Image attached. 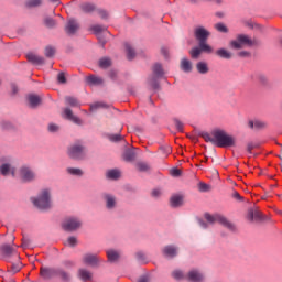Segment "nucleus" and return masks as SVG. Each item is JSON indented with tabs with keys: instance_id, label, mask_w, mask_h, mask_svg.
<instances>
[{
	"instance_id": "nucleus-1",
	"label": "nucleus",
	"mask_w": 282,
	"mask_h": 282,
	"mask_svg": "<svg viewBox=\"0 0 282 282\" xmlns=\"http://www.w3.org/2000/svg\"><path fill=\"white\" fill-rule=\"evenodd\" d=\"M205 142H212L219 149H228V147H235V138L226 133L224 130H214L212 133L205 132L202 134Z\"/></svg>"
},
{
	"instance_id": "nucleus-2",
	"label": "nucleus",
	"mask_w": 282,
	"mask_h": 282,
	"mask_svg": "<svg viewBox=\"0 0 282 282\" xmlns=\"http://www.w3.org/2000/svg\"><path fill=\"white\" fill-rule=\"evenodd\" d=\"M195 39L198 41V45L203 52L206 54H213V47L206 43L208 41V36H210V32H208L203 26H198L194 31Z\"/></svg>"
},
{
	"instance_id": "nucleus-3",
	"label": "nucleus",
	"mask_w": 282,
	"mask_h": 282,
	"mask_svg": "<svg viewBox=\"0 0 282 282\" xmlns=\"http://www.w3.org/2000/svg\"><path fill=\"white\" fill-rule=\"evenodd\" d=\"M205 219L208 221V224H220L225 228H228V230L235 231V225L228 220L227 217H224L223 215L215 214H205Z\"/></svg>"
},
{
	"instance_id": "nucleus-4",
	"label": "nucleus",
	"mask_w": 282,
	"mask_h": 282,
	"mask_svg": "<svg viewBox=\"0 0 282 282\" xmlns=\"http://www.w3.org/2000/svg\"><path fill=\"white\" fill-rule=\"evenodd\" d=\"M32 202L36 208H40V210H47V208L52 207V203L50 202V191H42L37 198H32Z\"/></svg>"
},
{
	"instance_id": "nucleus-5",
	"label": "nucleus",
	"mask_w": 282,
	"mask_h": 282,
	"mask_svg": "<svg viewBox=\"0 0 282 282\" xmlns=\"http://www.w3.org/2000/svg\"><path fill=\"white\" fill-rule=\"evenodd\" d=\"M243 45L252 47V45H254V42L250 37H248V35L243 34L238 35L237 40L230 42V47H232V50H241Z\"/></svg>"
},
{
	"instance_id": "nucleus-6",
	"label": "nucleus",
	"mask_w": 282,
	"mask_h": 282,
	"mask_svg": "<svg viewBox=\"0 0 282 282\" xmlns=\"http://www.w3.org/2000/svg\"><path fill=\"white\" fill-rule=\"evenodd\" d=\"M80 226H82V223L76 217H68L62 223V228L66 232H74V230H78Z\"/></svg>"
},
{
	"instance_id": "nucleus-7",
	"label": "nucleus",
	"mask_w": 282,
	"mask_h": 282,
	"mask_svg": "<svg viewBox=\"0 0 282 282\" xmlns=\"http://www.w3.org/2000/svg\"><path fill=\"white\" fill-rule=\"evenodd\" d=\"M68 155L73 160H83L85 156V148L77 143L68 149Z\"/></svg>"
},
{
	"instance_id": "nucleus-8",
	"label": "nucleus",
	"mask_w": 282,
	"mask_h": 282,
	"mask_svg": "<svg viewBox=\"0 0 282 282\" xmlns=\"http://www.w3.org/2000/svg\"><path fill=\"white\" fill-rule=\"evenodd\" d=\"M90 31L94 32L95 35H97V39H98L99 43L101 44V47H105L107 41L102 36V32H107V28H105L104 25H100V24H95V25L90 26Z\"/></svg>"
},
{
	"instance_id": "nucleus-9",
	"label": "nucleus",
	"mask_w": 282,
	"mask_h": 282,
	"mask_svg": "<svg viewBox=\"0 0 282 282\" xmlns=\"http://www.w3.org/2000/svg\"><path fill=\"white\" fill-rule=\"evenodd\" d=\"M0 252L3 259H10V257H19V253H17V250L12 248L10 245H2L0 247Z\"/></svg>"
},
{
	"instance_id": "nucleus-10",
	"label": "nucleus",
	"mask_w": 282,
	"mask_h": 282,
	"mask_svg": "<svg viewBox=\"0 0 282 282\" xmlns=\"http://www.w3.org/2000/svg\"><path fill=\"white\" fill-rule=\"evenodd\" d=\"M80 28V25L78 24V22L74 19H69L67 21V24L65 26V32L66 34H76V32H78V29Z\"/></svg>"
},
{
	"instance_id": "nucleus-11",
	"label": "nucleus",
	"mask_w": 282,
	"mask_h": 282,
	"mask_svg": "<svg viewBox=\"0 0 282 282\" xmlns=\"http://www.w3.org/2000/svg\"><path fill=\"white\" fill-rule=\"evenodd\" d=\"M40 275L42 276V279H52L53 276L58 275V270L41 267Z\"/></svg>"
},
{
	"instance_id": "nucleus-12",
	"label": "nucleus",
	"mask_w": 282,
	"mask_h": 282,
	"mask_svg": "<svg viewBox=\"0 0 282 282\" xmlns=\"http://www.w3.org/2000/svg\"><path fill=\"white\" fill-rule=\"evenodd\" d=\"M63 117L66 118V120H70V122H74L75 124H83V120L74 116V112L69 108L64 109Z\"/></svg>"
},
{
	"instance_id": "nucleus-13",
	"label": "nucleus",
	"mask_w": 282,
	"mask_h": 282,
	"mask_svg": "<svg viewBox=\"0 0 282 282\" xmlns=\"http://www.w3.org/2000/svg\"><path fill=\"white\" fill-rule=\"evenodd\" d=\"M20 175L24 182H32V180L35 177L34 172H32V170H30L28 166L21 167Z\"/></svg>"
},
{
	"instance_id": "nucleus-14",
	"label": "nucleus",
	"mask_w": 282,
	"mask_h": 282,
	"mask_svg": "<svg viewBox=\"0 0 282 282\" xmlns=\"http://www.w3.org/2000/svg\"><path fill=\"white\" fill-rule=\"evenodd\" d=\"M187 281L191 282H203L204 281V274L197 270H192L188 272L186 276Z\"/></svg>"
},
{
	"instance_id": "nucleus-15",
	"label": "nucleus",
	"mask_w": 282,
	"mask_h": 282,
	"mask_svg": "<svg viewBox=\"0 0 282 282\" xmlns=\"http://www.w3.org/2000/svg\"><path fill=\"white\" fill-rule=\"evenodd\" d=\"M247 219H249V221H261V219H263V214L259 212V209H249Z\"/></svg>"
},
{
	"instance_id": "nucleus-16",
	"label": "nucleus",
	"mask_w": 282,
	"mask_h": 282,
	"mask_svg": "<svg viewBox=\"0 0 282 282\" xmlns=\"http://www.w3.org/2000/svg\"><path fill=\"white\" fill-rule=\"evenodd\" d=\"M26 61H29V63H32L33 65H43V63H45V59L34 53H29L26 55Z\"/></svg>"
},
{
	"instance_id": "nucleus-17",
	"label": "nucleus",
	"mask_w": 282,
	"mask_h": 282,
	"mask_svg": "<svg viewBox=\"0 0 282 282\" xmlns=\"http://www.w3.org/2000/svg\"><path fill=\"white\" fill-rule=\"evenodd\" d=\"M98 261L99 259L96 254L88 253L84 256V263H86V265H98Z\"/></svg>"
},
{
	"instance_id": "nucleus-18",
	"label": "nucleus",
	"mask_w": 282,
	"mask_h": 282,
	"mask_svg": "<svg viewBox=\"0 0 282 282\" xmlns=\"http://www.w3.org/2000/svg\"><path fill=\"white\" fill-rule=\"evenodd\" d=\"M183 202L184 197L182 195H173L170 199L172 208H178V206H182Z\"/></svg>"
},
{
	"instance_id": "nucleus-19",
	"label": "nucleus",
	"mask_w": 282,
	"mask_h": 282,
	"mask_svg": "<svg viewBox=\"0 0 282 282\" xmlns=\"http://www.w3.org/2000/svg\"><path fill=\"white\" fill-rule=\"evenodd\" d=\"M163 254L165 257H169L170 259H173V257H177V248H175L173 246H166L163 249Z\"/></svg>"
},
{
	"instance_id": "nucleus-20",
	"label": "nucleus",
	"mask_w": 282,
	"mask_h": 282,
	"mask_svg": "<svg viewBox=\"0 0 282 282\" xmlns=\"http://www.w3.org/2000/svg\"><path fill=\"white\" fill-rule=\"evenodd\" d=\"M248 124L250 129H265V127L268 126V123L259 119L250 120Z\"/></svg>"
},
{
	"instance_id": "nucleus-21",
	"label": "nucleus",
	"mask_w": 282,
	"mask_h": 282,
	"mask_svg": "<svg viewBox=\"0 0 282 282\" xmlns=\"http://www.w3.org/2000/svg\"><path fill=\"white\" fill-rule=\"evenodd\" d=\"M1 175H9L11 173L12 177H14L15 170L14 167H10V164L6 163L0 166Z\"/></svg>"
},
{
	"instance_id": "nucleus-22",
	"label": "nucleus",
	"mask_w": 282,
	"mask_h": 282,
	"mask_svg": "<svg viewBox=\"0 0 282 282\" xmlns=\"http://www.w3.org/2000/svg\"><path fill=\"white\" fill-rule=\"evenodd\" d=\"M28 100H29L30 107L34 108V107H39V105H41V97H39L36 95H29Z\"/></svg>"
},
{
	"instance_id": "nucleus-23",
	"label": "nucleus",
	"mask_w": 282,
	"mask_h": 282,
	"mask_svg": "<svg viewBox=\"0 0 282 282\" xmlns=\"http://www.w3.org/2000/svg\"><path fill=\"white\" fill-rule=\"evenodd\" d=\"M217 56H219L220 58H226L227 61L232 58V53L228 52V50L226 48H219L216 51Z\"/></svg>"
},
{
	"instance_id": "nucleus-24",
	"label": "nucleus",
	"mask_w": 282,
	"mask_h": 282,
	"mask_svg": "<svg viewBox=\"0 0 282 282\" xmlns=\"http://www.w3.org/2000/svg\"><path fill=\"white\" fill-rule=\"evenodd\" d=\"M181 69L186 73L192 72L193 64H191V61H188L187 58H183L181 62Z\"/></svg>"
},
{
	"instance_id": "nucleus-25",
	"label": "nucleus",
	"mask_w": 282,
	"mask_h": 282,
	"mask_svg": "<svg viewBox=\"0 0 282 282\" xmlns=\"http://www.w3.org/2000/svg\"><path fill=\"white\" fill-rule=\"evenodd\" d=\"M86 80L89 85H102V78L95 75H89Z\"/></svg>"
},
{
	"instance_id": "nucleus-26",
	"label": "nucleus",
	"mask_w": 282,
	"mask_h": 282,
	"mask_svg": "<svg viewBox=\"0 0 282 282\" xmlns=\"http://www.w3.org/2000/svg\"><path fill=\"white\" fill-rule=\"evenodd\" d=\"M153 74L155 78H162V76H164V68H162V64H155L153 66Z\"/></svg>"
},
{
	"instance_id": "nucleus-27",
	"label": "nucleus",
	"mask_w": 282,
	"mask_h": 282,
	"mask_svg": "<svg viewBox=\"0 0 282 282\" xmlns=\"http://www.w3.org/2000/svg\"><path fill=\"white\" fill-rule=\"evenodd\" d=\"M126 52L128 61H133L135 58V51L131 47V44L126 43Z\"/></svg>"
},
{
	"instance_id": "nucleus-28",
	"label": "nucleus",
	"mask_w": 282,
	"mask_h": 282,
	"mask_svg": "<svg viewBox=\"0 0 282 282\" xmlns=\"http://www.w3.org/2000/svg\"><path fill=\"white\" fill-rule=\"evenodd\" d=\"M107 257H108V261H118V259H120V253H118V251L116 250H108L107 251Z\"/></svg>"
},
{
	"instance_id": "nucleus-29",
	"label": "nucleus",
	"mask_w": 282,
	"mask_h": 282,
	"mask_svg": "<svg viewBox=\"0 0 282 282\" xmlns=\"http://www.w3.org/2000/svg\"><path fill=\"white\" fill-rule=\"evenodd\" d=\"M79 276L82 281H91V272L85 269L79 270Z\"/></svg>"
},
{
	"instance_id": "nucleus-30",
	"label": "nucleus",
	"mask_w": 282,
	"mask_h": 282,
	"mask_svg": "<svg viewBox=\"0 0 282 282\" xmlns=\"http://www.w3.org/2000/svg\"><path fill=\"white\" fill-rule=\"evenodd\" d=\"M99 67L101 69H107V67H111V59L109 57H102L99 59Z\"/></svg>"
},
{
	"instance_id": "nucleus-31",
	"label": "nucleus",
	"mask_w": 282,
	"mask_h": 282,
	"mask_svg": "<svg viewBox=\"0 0 282 282\" xmlns=\"http://www.w3.org/2000/svg\"><path fill=\"white\" fill-rule=\"evenodd\" d=\"M197 72L199 74H208V64L204 63V62H199L196 65Z\"/></svg>"
},
{
	"instance_id": "nucleus-32",
	"label": "nucleus",
	"mask_w": 282,
	"mask_h": 282,
	"mask_svg": "<svg viewBox=\"0 0 282 282\" xmlns=\"http://www.w3.org/2000/svg\"><path fill=\"white\" fill-rule=\"evenodd\" d=\"M252 80H254V83H259L260 85H265L268 79L262 74H254L252 75Z\"/></svg>"
},
{
	"instance_id": "nucleus-33",
	"label": "nucleus",
	"mask_w": 282,
	"mask_h": 282,
	"mask_svg": "<svg viewBox=\"0 0 282 282\" xmlns=\"http://www.w3.org/2000/svg\"><path fill=\"white\" fill-rule=\"evenodd\" d=\"M66 105H69L70 107H80V102L75 97H66Z\"/></svg>"
},
{
	"instance_id": "nucleus-34",
	"label": "nucleus",
	"mask_w": 282,
	"mask_h": 282,
	"mask_svg": "<svg viewBox=\"0 0 282 282\" xmlns=\"http://www.w3.org/2000/svg\"><path fill=\"white\" fill-rule=\"evenodd\" d=\"M108 180H118L120 177V171L118 170H109L107 172Z\"/></svg>"
},
{
	"instance_id": "nucleus-35",
	"label": "nucleus",
	"mask_w": 282,
	"mask_h": 282,
	"mask_svg": "<svg viewBox=\"0 0 282 282\" xmlns=\"http://www.w3.org/2000/svg\"><path fill=\"white\" fill-rule=\"evenodd\" d=\"M203 52L205 51H203L202 47H194L191 50L189 54L192 58H199Z\"/></svg>"
},
{
	"instance_id": "nucleus-36",
	"label": "nucleus",
	"mask_w": 282,
	"mask_h": 282,
	"mask_svg": "<svg viewBox=\"0 0 282 282\" xmlns=\"http://www.w3.org/2000/svg\"><path fill=\"white\" fill-rule=\"evenodd\" d=\"M105 199L107 202V208H113L116 206V198L111 195H105Z\"/></svg>"
},
{
	"instance_id": "nucleus-37",
	"label": "nucleus",
	"mask_w": 282,
	"mask_h": 282,
	"mask_svg": "<svg viewBox=\"0 0 282 282\" xmlns=\"http://www.w3.org/2000/svg\"><path fill=\"white\" fill-rule=\"evenodd\" d=\"M83 12H94L96 10V7L94 4L86 2L82 6Z\"/></svg>"
},
{
	"instance_id": "nucleus-38",
	"label": "nucleus",
	"mask_w": 282,
	"mask_h": 282,
	"mask_svg": "<svg viewBox=\"0 0 282 282\" xmlns=\"http://www.w3.org/2000/svg\"><path fill=\"white\" fill-rule=\"evenodd\" d=\"M172 276L176 281H182V279H184V273L180 270H175L174 272H172Z\"/></svg>"
},
{
	"instance_id": "nucleus-39",
	"label": "nucleus",
	"mask_w": 282,
	"mask_h": 282,
	"mask_svg": "<svg viewBox=\"0 0 282 282\" xmlns=\"http://www.w3.org/2000/svg\"><path fill=\"white\" fill-rule=\"evenodd\" d=\"M67 173H69L70 175H83V170L80 169H74V167H68L67 169Z\"/></svg>"
},
{
	"instance_id": "nucleus-40",
	"label": "nucleus",
	"mask_w": 282,
	"mask_h": 282,
	"mask_svg": "<svg viewBox=\"0 0 282 282\" xmlns=\"http://www.w3.org/2000/svg\"><path fill=\"white\" fill-rule=\"evenodd\" d=\"M54 54H56V50L52 46H47L45 48V56H47L48 58H52V56H54Z\"/></svg>"
},
{
	"instance_id": "nucleus-41",
	"label": "nucleus",
	"mask_w": 282,
	"mask_h": 282,
	"mask_svg": "<svg viewBox=\"0 0 282 282\" xmlns=\"http://www.w3.org/2000/svg\"><path fill=\"white\" fill-rule=\"evenodd\" d=\"M124 160H127V162H132V160H135V154L133 151H127L124 153Z\"/></svg>"
},
{
	"instance_id": "nucleus-42",
	"label": "nucleus",
	"mask_w": 282,
	"mask_h": 282,
	"mask_svg": "<svg viewBox=\"0 0 282 282\" xmlns=\"http://www.w3.org/2000/svg\"><path fill=\"white\" fill-rule=\"evenodd\" d=\"M198 191H200V193H207V191H210V186L206 183H199Z\"/></svg>"
},
{
	"instance_id": "nucleus-43",
	"label": "nucleus",
	"mask_w": 282,
	"mask_h": 282,
	"mask_svg": "<svg viewBox=\"0 0 282 282\" xmlns=\"http://www.w3.org/2000/svg\"><path fill=\"white\" fill-rule=\"evenodd\" d=\"M215 29H216L218 32H224V33L228 32V28H226V26L224 25V23H217V24L215 25Z\"/></svg>"
},
{
	"instance_id": "nucleus-44",
	"label": "nucleus",
	"mask_w": 282,
	"mask_h": 282,
	"mask_svg": "<svg viewBox=\"0 0 282 282\" xmlns=\"http://www.w3.org/2000/svg\"><path fill=\"white\" fill-rule=\"evenodd\" d=\"M137 166H138V170L141 172L149 171V164L147 163L141 162V163H138Z\"/></svg>"
},
{
	"instance_id": "nucleus-45",
	"label": "nucleus",
	"mask_w": 282,
	"mask_h": 282,
	"mask_svg": "<svg viewBox=\"0 0 282 282\" xmlns=\"http://www.w3.org/2000/svg\"><path fill=\"white\" fill-rule=\"evenodd\" d=\"M150 85L153 89H158L160 87V84L158 83V79H155V77H152L150 79Z\"/></svg>"
},
{
	"instance_id": "nucleus-46",
	"label": "nucleus",
	"mask_w": 282,
	"mask_h": 282,
	"mask_svg": "<svg viewBox=\"0 0 282 282\" xmlns=\"http://www.w3.org/2000/svg\"><path fill=\"white\" fill-rule=\"evenodd\" d=\"M122 135L121 134H112L110 135V140L111 142H120L122 140Z\"/></svg>"
},
{
	"instance_id": "nucleus-47",
	"label": "nucleus",
	"mask_w": 282,
	"mask_h": 282,
	"mask_svg": "<svg viewBox=\"0 0 282 282\" xmlns=\"http://www.w3.org/2000/svg\"><path fill=\"white\" fill-rule=\"evenodd\" d=\"M67 243H68V246L74 248V246H76V243H78V240L76 239V237H69L67 240Z\"/></svg>"
},
{
	"instance_id": "nucleus-48",
	"label": "nucleus",
	"mask_w": 282,
	"mask_h": 282,
	"mask_svg": "<svg viewBox=\"0 0 282 282\" xmlns=\"http://www.w3.org/2000/svg\"><path fill=\"white\" fill-rule=\"evenodd\" d=\"M57 80L62 85H64V83H67V78H65V73H59L58 76H57Z\"/></svg>"
},
{
	"instance_id": "nucleus-49",
	"label": "nucleus",
	"mask_w": 282,
	"mask_h": 282,
	"mask_svg": "<svg viewBox=\"0 0 282 282\" xmlns=\"http://www.w3.org/2000/svg\"><path fill=\"white\" fill-rule=\"evenodd\" d=\"M171 175L173 177H180V175H182V170H180V169H172L171 170Z\"/></svg>"
},
{
	"instance_id": "nucleus-50",
	"label": "nucleus",
	"mask_w": 282,
	"mask_h": 282,
	"mask_svg": "<svg viewBox=\"0 0 282 282\" xmlns=\"http://www.w3.org/2000/svg\"><path fill=\"white\" fill-rule=\"evenodd\" d=\"M57 274H58L59 276H62V279H63L64 281H69V274H67V272H65V271H57Z\"/></svg>"
},
{
	"instance_id": "nucleus-51",
	"label": "nucleus",
	"mask_w": 282,
	"mask_h": 282,
	"mask_svg": "<svg viewBox=\"0 0 282 282\" xmlns=\"http://www.w3.org/2000/svg\"><path fill=\"white\" fill-rule=\"evenodd\" d=\"M48 131L51 133H56V131H58V126L54 124V123H50L48 124Z\"/></svg>"
},
{
	"instance_id": "nucleus-52",
	"label": "nucleus",
	"mask_w": 282,
	"mask_h": 282,
	"mask_svg": "<svg viewBox=\"0 0 282 282\" xmlns=\"http://www.w3.org/2000/svg\"><path fill=\"white\" fill-rule=\"evenodd\" d=\"M45 25H47V28H54L56 25V22L54 21V19H46Z\"/></svg>"
},
{
	"instance_id": "nucleus-53",
	"label": "nucleus",
	"mask_w": 282,
	"mask_h": 282,
	"mask_svg": "<svg viewBox=\"0 0 282 282\" xmlns=\"http://www.w3.org/2000/svg\"><path fill=\"white\" fill-rule=\"evenodd\" d=\"M100 107H105V104H102V102L93 104V105L90 106V109H91V111H94V110H96V109H100Z\"/></svg>"
},
{
	"instance_id": "nucleus-54",
	"label": "nucleus",
	"mask_w": 282,
	"mask_h": 282,
	"mask_svg": "<svg viewBox=\"0 0 282 282\" xmlns=\"http://www.w3.org/2000/svg\"><path fill=\"white\" fill-rule=\"evenodd\" d=\"M41 6V1H32L26 3V8H36Z\"/></svg>"
},
{
	"instance_id": "nucleus-55",
	"label": "nucleus",
	"mask_w": 282,
	"mask_h": 282,
	"mask_svg": "<svg viewBox=\"0 0 282 282\" xmlns=\"http://www.w3.org/2000/svg\"><path fill=\"white\" fill-rule=\"evenodd\" d=\"M175 127H176L177 131H184V123H182V121L176 120Z\"/></svg>"
},
{
	"instance_id": "nucleus-56",
	"label": "nucleus",
	"mask_w": 282,
	"mask_h": 282,
	"mask_svg": "<svg viewBox=\"0 0 282 282\" xmlns=\"http://www.w3.org/2000/svg\"><path fill=\"white\" fill-rule=\"evenodd\" d=\"M137 259H138V261H140L141 263H144V259H145L144 253L138 252V253H137Z\"/></svg>"
},
{
	"instance_id": "nucleus-57",
	"label": "nucleus",
	"mask_w": 282,
	"mask_h": 282,
	"mask_svg": "<svg viewBox=\"0 0 282 282\" xmlns=\"http://www.w3.org/2000/svg\"><path fill=\"white\" fill-rule=\"evenodd\" d=\"M162 195V191L155 188L152 191V197H160Z\"/></svg>"
},
{
	"instance_id": "nucleus-58",
	"label": "nucleus",
	"mask_w": 282,
	"mask_h": 282,
	"mask_svg": "<svg viewBox=\"0 0 282 282\" xmlns=\"http://www.w3.org/2000/svg\"><path fill=\"white\" fill-rule=\"evenodd\" d=\"M254 149H257V145L253 144V143H249L248 147H247V151H248L249 153H252V150H254Z\"/></svg>"
},
{
	"instance_id": "nucleus-59",
	"label": "nucleus",
	"mask_w": 282,
	"mask_h": 282,
	"mask_svg": "<svg viewBox=\"0 0 282 282\" xmlns=\"http://www.w3.org/2000/svg\"><path fill=\"white\" fill-rule=\"evenodd\" d=\"M238 56H240L241 58H246V56H250V53L247 51H241L238 53Z\"/></svg>"
},
{
	"instance_id": "nucleus-60",
	"label": "nucleus",
	"mask_w": 282,
	"mask_h": 282,
	"mask_svg": "<svg viewBox=\"0 0 282 282\" xmlns=\"http://www.w3.org/2000/svg\"><path fill=\"white\" fill-rule=\"evenodd\" d=\"M118 76V73L116 70H111L109 73V77L111 78V80H116V77Z\"/></svg>"
},
{
	"instance_id": "nucleus-61",
	"label": "nucleus",
	"mask_w": 282,
	"mask_h": 282,
	"mask_svg": "<svg viewBox=\"0 0 282 282\" xmlns=\"http://www.w3.org/2000/svg\"><path fill=\"white\" fill-rule=\"evenodd\" d=\"M99 15L101 17V19H107L108 17L107 11L105 10H99Z\"/></svg>"
},
{
	"instance_id": "nucleus-62",
	"label": "nucleus",
	"mask_w": 282,
	"mask_h": 282,
	"mask_svg": "<svg viewBox=\"0 0 282 282\" xmlns=\"http://www.w3.org/2000/svg\"><path fill=\"white\" fill-rule=\"evenodd\" d=\"M161 52L165 58H169V50L166 47L161 48Z\"/></svg>"
},
{
	"instance_id": "nucleus-63",
	"label": "nucleus",
	"mask_w": 282,
	"mask_h": 282,
	"mask_svg": "<svg viewBox=\"0 0 282 282\" xmlns=\"http://www.w3.org/2000/svg\"><path fill=\"white\" fill-rule=\"evenodd\" d=\"M138 282H149V276H141Z\"/></svg>"
},
{
	"instance_id": "nucleus-64",
	"label": "nucleus",
	"mask_w": 282,
	"mask_h": 282,
	"mask_svg": "<svg viewBox=\"0 0 282 282\" xmlns=\"http://www.w3.org/2000/svg\"><path fill=\"white\" fill-rule=\"evenodd\" d=\"M199 226H202V228H208V224L204 220H199Z\"/></svg>"
}]
</instances>
